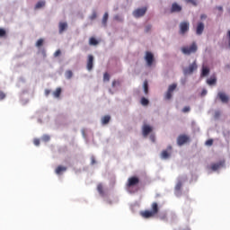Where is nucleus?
I'll return each mask as SVG.
<instances>
[{"instance_id": "nucleus-1", "label": "nucleus", "mask_w": 230, "mask_h": 230, "mask_svg": "<svg viewBox=\"0 0 230 230\" xmlns=\"http://www.w3.org/2000/svg\"><path fill=\"white\" fill-rule=\"evenodd\" d=\"M197 49H199L197 42H192L190 46L182 47L181 52L183 55H191V53H197Z\"/></svg>"}, {"instance_id": "nucleus-2", "label": "nucleus", "mask_w": 230, "mask_h": 230, "mask_svg": "<svg viewBox=\"0 0 230 230\" xmlns=\"http://www.w3.org/2000/svg\"><path fill=\"white\" fill-rule=\"evenodd\" d=\"M177 89V84H170L167 92L165 93L164 98L166 100H172V96H173V91Z\"/></svg>"}, {"instance_id": "nucleus-3", "label": "nucleus", "mask_w": 230, "mask_h": 230, "mask_svg": "<svg viewBox=\"0 0 230 230\" xmlns=\"http://www.w3.org/2000/svg\"><path fill=\"white\" fill-rule=\"evenodd\" d=\"M199 66L197 65V61H194L192 64L189 66V67L183 70L184 75H193V72L197 71Z\"/></svg>"}, {"instance_id": "nucleus-4", "label": "nucleus", "mask_w": 230, "mask_h": 230, "mask_svg": "<svg viewBox=\"0 0 230 230\" xmlns=\"http://www.w3.org/2000/svg\"><path fill=\"white\" fill-rule=\"evenodd\" d=\"M224 166H226V160H221L217 163L211 164L209 170L217 172V170H220V168H224Z\"/></svg>"}, {"instance_id": "nucleus-5", "label": "nucleus", "mask_w": 230, "mask_h": 230, "mask_svg": "<svg viewBox=\"0 0 230 230\" xmlns=\"http://www.w3.org/2000/svg\"><path fill=\"white\" fill-rule=\"evenodd\" d=\"M190 31V22H181L180 23V34L186 35Z\"/></svg>"}, {"instance_id": "nucleus-6", "label": "nucleus", "mask_w": 230, "mask_h": 230, "mask_svg": "<svg viewBox=\"0 0 230 230\" xmlns=\"http://www.w3.org/2000/svg\"><path fill=\"white\" fill-rule=\"evenodd\" d=\"M137 184H139V178L133 176L128 179L127 188H134V186H137Z\"/></svg>"}, {"instance_id": "nucleus-7", "label": "nucleus", "mask_w": 230, "mask_h": 230, "mask_svg": "<svg viewBox=\"0 0 230 230\" xmlns=\"http://www.w3.org/2000/svg\"><path fill=\"white\" fill-rule=\"evenodd\" d=\"M146 10H147L146 7L136 9L133 12V15H134V17L138 19L139 17H143V15H145V13H146Z\"/></svg>"}, {"instance_id": "nucleus-8", "label": "nucleus", "mask_w": 230, "mask_h": 230, "mask_svg": "<svg viewBox=\"0 0 230 230\" xmlns=\"http://www.w3.org/2000/svg\"><path fill=\"white\" fill-rule=\"evenodd\" d=\"M190 141V137L187 135H180L177 138V143L179 146H182V145L188 143Z\"/></svg>"}, {"instance_id": "nucleus-9", "label": "nucleus", "mask_w": 230, "mask_h": 230, "mask_svg": "<svg viewBox=\"0 0 230 230\" xmlns=\"http://www.w3.org/2000/svg\"><path fill=\"white\" fill-rule=\"evenodd\" d=\"M145 60L147 62V66H149V67L152 66V64H154V54H152V52H146V57H145Z\"/></svg>"}, {"instance_id": "nucleus-10", "label": "nucleus", "mask_w": 230, "mask_h": 230, "mask_svg": "<svg viewBox=\"0 0 230 230\" xmlns=\"http://www.w3.org/2000/svg\"><path fill=\"white\" fill-rule=\"evenodd\" d=\"M219 100L222 103H228L229 102V96H227L224 92H219L217 93Z\"/></svg>"}, {"instance_id": "nucleus-11", "label": "nucleus", "mask_w": 230, "mask_h": 230, "mask_svg": "<svg viewBox=\"0 0 230 230\" xmlns=\"http://www.w3.org/2000/svg\"><path fill=\"white\" fill-rule=\"evenodd\" d=\"M93 62H94V57L93 55L88 56V60H87V70L92 71L93 67Z\"/></svg>"}, {"instance_id": "nucleus-12", "label": "nucleus", "mask_w": 230, "mask_h": 230, "mask_svg": "<svg viewBox=\"0 0 230 230\" xmlns=\"http://www.w3.org/2000/svg\"><path fill=\"white\" fill-rule=\"evenodd\" d=\"M168 150H169V152H168ZM171 152H172V146H169L167 147V150H164L162 152V154H161L162 159H168V158H170V155H172Z\"/></svg>"}, {"instance_id": "nucleus-13", "label": "nucleus", "mask_w": 230, "mask_h": 230, "mask_svg": "<svg viewBox=\"0 0 230 230\" xmlns=\"http://www.w3.org/2000/svg\"><path fill=\"white\" fill-rule=\"evenodd\" d=\"M150 132H152V127L145 124L142 127V134H143L144 137H146V136H148V134H150Z\"/></svg>"}, {"instance_id": "nucleus-14", "label": "nucleus", "mask_w": 230, "mask_h": 230, "mask_svg": "<svg viewBox=\"0 0 230 230\" xmlns=\"http://www.w3.org/2000/svg\"><path fill=\"white\" fill-rule=\"evenodd\" d=\"M182 11V7L177 3H173L171 8V13H175Z\"/></svg>"}, {"instance_id": "nucleus-15", "label": "nucleus", "mask_w": 230, "mask_h": 230, "mask_svg": "<svg viewBox=\"0 0 230 230\" xmlns=\"http://www.w3.org/2000/svg\"><path fill=\"white\" fill-rule=\"evenodd\" d=\"M141 217L143 218H152L155 216V214L153 213L152 210H146L140 213Z\"/></svg>"}, {"instance_id": "nucleus-16", "label": "nucleus", "mask_w": 230, "mask_h": 230, "mask_svg": "<svg viewBox=\"0 0 230 230\" xmlns=\"http://www.w3.org/2000/svg\"><path fill=\"white\" fill-rule=\"evenodd\" d=\"M196 33L198 35H202L204 33V22H198L197 27H196Z\"/></svg>"}, {"instance_id": "nucleus-17", "label": "nucleus", "mask_w": 230, "mask_h": 230, "mask_svg": "<svg viewBox=\"0 0 230 230\" xmlns=\"http://www.w3.org/2000/svg\"><path fill=\"white\" fill-rule=\"evenodd\" d=\"M67 171V167L66 166H62V165H58L56 170L55 172L57 173V175H62V173H64V172Z\"/></svg>"}, {"instance_id": "nucleus-18", "label": "nucleus", "mask_w": 230, "mask_h": 230, "mask_svg": "<svg viewBox=\"0 0 230 230\" xmlns=\"http://www.w3.org/2000/svg\"><path fill=\"white\" fill-rule=\"evenodd\" d=\"M67 30V22H59V33H64Z\"/></svg>"}, {"instance_id": "nucleus-19", "label": "nucleus", "mask_w": 230, "mask_h": 230, "mask_svg": "<svg viewBox=\"0 0 230 230\" xmlns=\"http://www.w3.org/2000/svg\"><path fill=\"white\" fill-rule=\"evenodd\" d=\"M151 211L155 214L157 215L159 213V206L157 205L156 202H154L151 205Z\"/></svg>"}, {"instance_id": "nucleus-20", "label": "nucleus", "mask_w": 230, "mask_h": 230, "mask_svg": "<svg viewBox=\"0 0 230 230\" xmlns=\"http://www.w3.org/2000/svg\"><path fill=\"white\" fill-rule=\"evenodd\" d=\"M46 6V2L45 1H39L36 5H35V10H40V8H44Z\"/></svg>"}, {"instance_id": "nucleus-21", "label": "nucleus", "mask_w": 230, "mask_h": 230, "mask_svg": "<svg viewBox=\"0 0 230 230\" xmlns=\"http://www.w3.org/2000/svg\"><path fill=\"white\" fill-rule=\"evenodd\" d=\"M60 94H62V88L58 87L56 91L53 92L54 98H60Z\"/></svg>"}, {"instance_id": "nucleus-22", "label": "nucleus", "mask_w": 230, "mask_h": 230, "mask_svg": "<svg viewBox=\"0 0 230 230\" xmlns=\"http://www.w3.org/2000/svg\"><path fill=\"white\" fill-rule=\"evenodd\" d=\"M90 46H98L99 42L94 37L90 38L89 40Z\"/></svg>"}, {"instance_id": "nucleus-23", "label": "nucleus", "mask_w": 230, "mask_h": 230, "mask_svg": "<svg viewBox=\"0 0 230 230\" xmlns=\"http://www.w3.org/2000/svg\"><path fill=\"white\" fill-rule=\"evenodd\" d=\"M208 85H215L217 84V77L213 76L207 80Z\"/></svg>"}, {"instance_id": "nucleus-24", "label": "nucleus", "mask_w": 230, "mask_h": 230, "mask_svg": "<svg viewBox=\"0 0 230 230\" xmlns=\"http://www.w3.org/2000/svg\"><path fill=\"white\" fill-rule=\"evenodd\" d=\"M209 75V68L207 66L202 67L201 76H208Z\"/></svg>"}, {"instance_id": "nucleus-25", "label": "nucleus", "mask_w": 230, "mask_h": 230, "mask_svg": "<svg viewBox=\"0 0 230 230\" xmlns=\"http://www.w3.org/2000/svg\"><path fill=\"white\" fill-rule=\"evenodd\" d=\"M109 121H111V116L106 115V116L102 117V125H107L109 123Z\"/></svg>"}, {"instance_id": "nucleus-26", "label": "nucleus", "mask_w": 230, "mask_h": 230, "mask_svg": "<svg viewBox=\"0 0 230 230\" xmlns=\"http://www.w3.org/2000/svg\"><path fill=\"white\" fill-rule=\"evenodd\" d=\"M97 191H99L100 195H102V197H103L105 195V192L103 191V185H102V183H100L97 186Z\"/></svg>"}, {"instance_id": "nucleus-27", "label": "nucleus", "mask_w": 230, "mask_h": 230, "mask_svg": "<svg viewBox=\"0 0 230 230\" xmlns=\"http://www.w3.org/2000/svg\"><path fill=\"white\" fill-rule=\"evenodd\" d=\"M107 21H109V13H105L103 17H102L103 26H107Z\"/></svg>"}, {"instance_id": "nucleus-28", "label": "nucleus", "mask_w": 230, "mask_h": 230, "mask_svg": "<svg viewBox=\"0 0 230 230\" xmlns=\"http://www.w3.org/2000/svg\"><path fill=\"white\" fill-rule=\"evenodd\" d=\"M65 76L67 80H71V78H73V71L66 70L65 73Z\"/></svg>"}, {"instance_id": "nucleus-29", "label": "nucleus", "mask_w": 230, "mask_h": 230, "mask_svg": "<svg viewBox=\"0 0 230 230\" xmlns=\"http://www.w3.org/2000/svg\"><path fill=\"white\" fill-rule=\"evenodd\" d=\"M141 105H143L144 107H146V105H148V103H150V101H148V99L142 97L141 101H140Z\"/></svg>"}, {"instance_id": "nucleus-30", "label": "nucleus", "mask_w": 230, "mask_h": 230, "mask_svg": "<svg viewBox=\"0 0 230 230\" xmlns=\"http://www.w3.org/2000/svg\"><path fill=\"white\" fill-rule=\"evenodd\" d=\"M144 93L148 94V81L144 82Z\"/></svg>"}, {"instance_id": "nucleus-31", "label": "nucleus", "mask_w": 230, "mask_h": 230, "mask_svg": "<svg viewBox=\"0 0 230 230\" xmlns=\"http://www.w3.org/2000/svg\"><path fill=\"white\" fill-rule=\"evenodd\" d=\"M109 80H111V75H109V73H104L103 75V81L104 82H109Z\"/></svg>"}, {"instance_id": "nucleus-32", "label": "nucleus", "mask_w": 230, "mask_h": 230, "mask_svg": "<svg viewBox=\"0 0 230 230\" xmlns=\"http://www.w3.org/2000/svg\"><path fill=\"white\" fill-rule=\"evenodd\" d=\"M181 188H182V181H178L175 186L176 191H181Z\"/></svg>"}, {"instance_id": "nucleus-33", "label": "nucleus", "mask_w": 230, "mask_h": 230, "mask_svg": "<svg viewBox=\"0 0 230 230\" xmlns=\"http://www.w3.org/2000/svg\"><path fill=\"white\" fill-rule=\"evenodd\" d=\"M42 44H44V40H43V39H40V40H38V41L36 42V47H37V48H40V46H42Z\"/></svg>"}, {"instance_id": "nucleus-34", "label": "nucleus", "mask_w": 230, "mask_h": 230, "mask_svg": "<svg viewBox=\"0 0 230 230\" xmlns=\"http://www.w3.org/2000/svg\"><path fill=\"white\" fill-rule=\"evenodd\" d=\"M49 139H51V137L49 135H44L42 137V141H44L45 143H48V141H49Z\"/></svg>"}, {"instance_id": "nucleus-35", "label": "nucleus", "mask_w": 230, "mask_h": 230, "mask_svg": "<svg viewBox=\"0 0 230 230\" xmlns=\"http://www.w3.org/2000/svg\"><path fill=\"white\" fill-rule=\"evenodd\" d=\"M186 3H190L193 6H197V0H186Z\"/></svg>"}, {"instance_id": "nucleus-36", "label": "nucleus", "mask_w": 230, "mask_h": 230, "mask_svg": "<svg viewBox=\"0 0 230 230\" xmlns=\"http://www.w3.org/2000/svg\"><path fill=\"white\" fill-rule=\"evenodd\" d=\"M6 36V31L4 29L0 28V37H5Z\"/></svg>"}, {"instance_id": "nucleus-37", "label": "nucleus", "mask_w": 230, "mask_h": 230, "mask_svg": "<svg viewBox=\"0 0 230 230\" xmlns=\"http://www.w3.org/2000/svg\"><path fill=\"white\" fill-rule=\"evenodd\" d=\"M6 98V93L4 92L0 91V100H4Z\"/></svg>"}, {"instance_id": "nucleus-38", "label": "nucleus", "mask_w": 230, "mask_h": 230, "mask_svg": "<svg viewBox=\"0 0 230 230\" xmlns=\"http://www.w3.org/2000/svg\"><path fill=\"white\" fill-rule=\"evenodd\" d=\"M33 144L35 145V146H39V145H40V139L35 138L33 140Z\"/></svg>"}, {"instance_id": "nucleus-39", "label": "nucleus", "mask_w": 230, "mask_h": 230, "mask_svg": "<svg viewBox=\"0 0 230 230\" xmlns=\"http://www.w3.org/2000/svg\"><path fill=\"white\" fill-rule=\"evenodd\" d=\"M206 145H207V146H213V139H208V140H207V141H206Z\"/></svg>"}, {"instance_id": "nucleus-40", "label": "nucleus", "mask_w": 230, "mask_h": 230, "mask_svg": "<svg viewBox=\"0 0 230 230\" xmlns=\"http://www.w3.org/2000/svg\"><path fill=\"white\" fill-rule=\"evenodd\" d=\"M114 20H115V21L121 22V21H123V18H121V16H119V15L117 14V15L114 16Z\"/></svg>"}, {"instance_id": "nucleus-41", "label": "nucleus", "mask_w": 230, "mask_h": 230, "mask_svg": "<svg viewBox=\"0 0 230 230\" xmlns=\"http://www.w3.org/2000/svg\"><path fill=\"white\" fill-rule=\"evenodd\" d=\"M190 106H185V107L182 109V112H190Z\"/></svg>"}, {"instance_id": "nucleus-42", "label": "nucleus", "mask_w": 230, "mask_h": 230, "mask_svg": "<svg viewBox=\"0 0 230 230\" xmlns=\"http://www.w3.org/2000/svg\"><path fill=\"white\" fill-rule=\"evenodd\" d=\"M150 30H152V25H147L146 27V33H148V31H150Z\"/></svg>"}, {"instance_id": "nucleus-43", "label": "nucleus", "mask_w": 230, "mask_h": 230, "mask_svg": "<svg viewBox=\"0 0 230 230\" xmlns=\"http://www.w3.org/2000/svg\"><path fill=\"white\" fill-rule=\"evenodd\" d=\"M61 51L60 49L57 50L55 53H54V57H59V55H61Z\"/></svg>"}, {"instance_id": "nucleus-44", "label": "nucleus", "mask_w": 230, "mask_h": 230, "mask_svg": "<svg viewBox=\"0 0 230 230\" xmlns=\"http://www.w3.org/2000/svg\"><path fill=\"white\" fill-rule=\"evenodd\" d=\"M49 94H51V90L46 89V90H45V95H46V96H49Z\"/></svg>"}, {"instance_id": "nucleus-45", "label": "nucleus", "mask_w": 230, "mask_h": 230, "mask_svg": "<svg viewBox=\"0 0 230 230\" xmlns=\"http://www.w3.org/2000/svg\"><path fill=\"white\" fill-rule=\"evenodd\" d=\"M116 84L119 85V82H118V81H113V82H112V87H116Z\"/></svg>"}, {"instance_id": "nucleus-46", "label": "nucleus", "mask_w": 230, "mask_h": 230, "mask_svg": "<svg viewBox=\"0 0 230 230\" xmlns=\"http://www.w3.org/2000/svg\"><path fill=\"white\" fill-rule=\"evenodd\" d=\"M207 94H208V91L207 90H202L201 96H206Z\"/></svg>"}, {"instance_id": "nucleus-47", "label": "nucleus", "mask_w": 230, "mask_h": 230, "mask_svg": "<svg viewBox=\"0 0 230 230\" xmlns=\"http://www.w3.org/2000/svg\"><path fill=\"white\" fill-rule=\"evenodd\" d=\"M207 15L206 14H201V16H200V19H207Z\"/></svg>"}, {"instance_id": "nucleus-48", "label": "nucleus", "mask_w": 230, "mask_h": 230, "mask_svg": "<svg viewBox=\"0 0 230 230\" xmlns=\"http://www.w3.org/2000/svg\"><path fill=\"white\" fill-rule=\"evenodd\" d=\"M217 10H218L219 12H222V10H223L222 6H217Z\"/></svg>"}, {"instance_id": "nucleus-49", "label": "nucleus", "mask_w": 230, "mask_h": 230, "mask_svg": "<svg viewBox=\"0 0 230 230\" xmlns=\"http://www.w3.org/2000/svg\"><path fill=\"white\" fill-rule=\"evenodd\" d=\"M94 163H96V161L94 160V158H92V164H94Z\"/></svg>"}]
</instances>
